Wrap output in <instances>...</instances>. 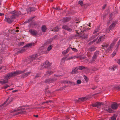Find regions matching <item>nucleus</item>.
I'll use <instances>...</instances> for the list:
<instances>
[{
  "label": "nucleus",
  "mask_w": 120,
  "mask_h": 120,
  "mask_svg": "<svg viewBox=\"0 0 120 120\" xmlns=\"http://www.w3.org/2000/svg\"><path fill=\"white\" fill-rule=\"evenodd\" d=\"M26 71L25 70L22 71L19 70L16 71L14 72H11L8 73L6 74L4 78L6 79H2L0 81V83L4 84L8 83V80L11 78L13 77L20 74L25 72Z\"/></svg>",
  "instance_id": "f257e3e1"
},
{
  "label": "nucleus",
  "mask_w": 120,
  "mask_h": 120,
  "mask_svg": "<svg viewBox=\"0 0 120 120\" xmlns=\"http://www.w3.org/2000/svg\"><path fill=\"white\" fill-rule=\"evenodd\" d=\"M19 111H20L19 112H17L15 113V114L14 115V116H15L19 114H25L26 113V111L25 109L21 108L19 107V109L18 108H16L15 110L13 111H12L11 112H16Z\"/></svg>",
  "instance_id": "f03ea898"
},
{
  "label": "nucleus",
  "mask_w": 120,
  "mask_h": 120,
  "mask_svg": "<svg viewBox=\"0 0 120 120\" xmlns=\"http://www.w3.org/2000/svg\"><path fill=\"white\" fill-rule=\"evenodd\" d=\"M10 13L12 15L11 18L12 19H15L16 17L21 15V12L19 11H16L15 10H14L11 12Z\"/></svg>",
  "instance_id": "7ed1b4c3"
},
{
  "label": "nucleus",
  "mask_w": 120,
  "mask_h": 120,
  "mask_svg": "<svg viewBox=\"0 0 120 120\" xmlns=\"http://www.w3.org/2000/svg\"><path fill=\"white\" fill-rule=\"evenodd\" d=\"M118 39V38L114 39L112 42V43L110 44L109 47L107 49L106 52H109V51L112 50V49L113 48V46L114 45L116 42L117 41Z\"/></svg>",
  "instance_id": "20e7f679"
},
{
  "label": "nucleus",
  "mask_w": 120,
  "mask_h": 120,
  "mask_svg": "<svg viewBox=\"0 0 120 120\" xmlns=\"http://www.w3.org/2000/svg\"><path fill=\"white\" fill-rule=\"evenodd\" d=\"M52 64V63H49L48 60H47L45 62V64H41V66L42 68H40V69L41 70L42 69V68H48Z\"/></svg>",
  "instance_id": "39448f33"
},
{
  "label": "nucleus",
  "mask_w": 120,
  "mask_h": 120,
  "mask_svg": "<svg viewBox=\"0 0 120 120\" xmlns=\"http://www.w3.org/2000/svg\"><path fill=\"white\" fill-rule=\"evenodd\" d=\"M57 79H51L49 78L46 79L45 81V82L47 83H50L53 82L55 81Z\"/></svg>",
  "instance_id": "423d86ee"
},
{
  "label": "nucleus",
  "mask_w": 120,
  "mask_h": 120,
  "mask_svg": "<svg viewBox=\"0 0 120 120\" xmlns=\"http://www.w3.org/2000/svg\"><path fill=\"white\" fill-rule=\"evenodd\" d=\"M86 30H84L82 32V34L81 35H79V38L82 39H85L86 38H87L88 35H87L85 34L84 32H85Z\"/></svg>",
  "instance_id": "0eeeda50"
},
{
  "label": "nucleus",
  "mask_w": 120,
  "mask_h": 120,
  "mask_svg": "<svg viewBox=\"0 0 120 120\" xmlns=\"http://www.w3.org/2000/svg\"><path fill=\"white\" fill-rule=\"evenodd\" d=\"M99 54V51H97L94 53V55L92 58L93 61H95Z\"/></svg>",
  "instance_id": "6e6552de"
},
{
  "label": "nucleus",
  "mask_w": 120,
  "mask_h": 120,
  "mask_svg": "<svg viewBox=\"0 0 120 120\" xmlns=\"http://www.w3.org/2000/svg\"><path fill=\"white\" fill-rule=\"evenodd\" d=\"M62 28L66 30L69 32H71L72 30V29H71L69 28L67 25L65 24L64 25H63L62 27Z\"/></svg>",
  "instance_id": "1a4fd4ad"
},
{
  "label": "nucleus",
  "mask_w": 120,
  "mask_h": 120,
  "mask_svg": "<svg viewBox=\"0 0 120 120\" xmlns=\"http://www.w3.org/2000/svg\"><path fill=\"white\" fill-rule=\"evenodd\" d=\"M116 23V22H114L112 23V24L109 26L108 29V30H109V32H109L110 30H112L114 28Z\"/></svg>",
  "instance_id": "9d476101"
},
{
  "label": "nucleus",
  "mask_w": 120,
  "mask_h": 120,
  "mask_svg": "<svg viewBox=\"0 0 120 120\" xmlns=\"http://www.w3.org/2000/svg\"><path fill=\"white\" fill-rule=\"evenodd\" d=\"M11 16L10 17V18H5V20L9 23H11L13 21V20L15 19H12L11 18Z\"/></svg>",
  "instance_id": "9b49d317"
},
{
  "label": "nucleus",
  "mask_w": 120,
  "mask_h": 120,
  "mask_svg": "<svg viewBox=\"0 0 120 120\" xmlns=\"http://www.w3.org/2000/svg\"><path fill=\"white\" fill-rule=\"evenodd\" d=\"M71 18L69 17H66L63 18L62 20V22H66L70 20Z\"/></svg>",
  "instance_id": "f8f14e48"
},
{
  "label": "nucleus",
  "mask_w": 120,
  "mask_h": 120,
  "mask_svg": "<svg viewBox=\"0 0 120 120\" xmlns=\"http://www.w3.org/2000/svg\"><path fill=\"white\" fill-rule=\"evenodd\" d=\"M118 106V105L116 103L114 102L111 105V108L114 109H117Z\"/></svg>",
  "instance_id": "ddd939ff"
},
{
  "label": "nucleus",
  "mask_w": 120,
  "mask_h": 120,
  "mask_svg": "<svg viewBox=\"0 0 120 120\" xmlns=\"http://www.w3.org/2000/svg\"><path fill=\"white\" fill-rule=\"evenodd\" d=\"M29 32L32 35H36L38 34V32L35 30L30 29L29 30Z\"/></svg>",
  "instance_id": "4468645a"
},
{
  "label": "nucleus",
  "mask_w": 120,
  "mask_h": 120,
  "mask_svg": "<svg viewBox=\"0 0 120 120\" xmlns=\"http://www.w3.org/2000/svg\"><path fill=\"white\" fill-rule=\"evenodd\" d=\"M38 57L37 54L34 55L30 56V60L33 61Z\"/></svg>",
  "instance_id": "2eb2a0df"
},
{
  "label": "nucleus",
  "mask_w": 120,
  "mask_h": 120,
  "mask_svg": "<svg viewBox=\"0 0 120 120\" xmlns=\"http://www.w3.org/2000/svg\"><path fill=\"white\" fill-rule=\"evenodd\" d=\"M103 104L102 102H97L95 103L94 104H93L92 106L94 107H99L101 105Z\"/></svg>",
  "instance_id": "dca6fc26"
},
{
  "label": "nucleus",
  "mask_w": 120,
  "mask_h": 120,
  "mask_svg": "<svg viewBox=\"0 0 120 120\" xmlns=\"http://www.w3.org/2000/svg\"><path fill=\"white\" fill-rule=\"evenodd\" d=\"M105 38V35L102 36H100L98 40L97 43H98L101 41H102L104 40Z\"/></svg>",
  "instance_id": "f3484780"
},
{
  "label": "nucleus",
  "mask_w": 120,
  "mask_h": 120,
  "mask_svg": "<svg viewBox=\"0 0 120 120\" xmlns=\"http://www.w3.org/2000/svg\"><path fill=\"white\" fill-rule=\"evenodd\" d=\"M96 49V47L94 46H92L88 48V50L89 51L92 52L94 51Z\"/></svg>",
  "instance_id": "a211bd4d"
},
{
  "label": "nucleus",
  "mask_w": 120,
  "mask_h": 120,
  "mask_svg": "<svg viewBox=\"0 0 120 120\" xmlns=\"http://www.w3.org/2000/svg\"><path fill=\"white\" fill-rule=\"evenodd\" d=\"M37 10L36 8L33 7H30L28 8L27 9V11L29 12H31L33 11H35Z\"/></svg>",
  "instance_id": "6ab92c4d"
},
{
  "label": "nucleus",
  "mask_w": 120,
  "mask_h": 120,
  "mask_svg": "<svg viewBox=\"0 0 120 120\" xmlns=\"http://www.w3.org/2000/svg\"><path fill=\"white\" fill-rule=\"evenodd\" d=\"M78 69L77 67H76L75 69H72V71L71 72V74H76L78 73Z\"/></svg>",
  "instance_id": "aec40b11"
},
{
  "label": "nucleus",
  "mask_w": 120,
  "mask_h": 120,
  "mask_svg": "<svg viewBox=\"0 0 120 120\" xmlns=\"http://www.w3.org/2000/svg\"><path fill=\"white\" fill-rule=\"evenodd\" d=\"M60 28L58 26H56L55 28H53L51 30L52 31H54V32H58L60 30Z\"/></svg>",
  "instance_id": "412c9836"
},
{
  "label": "nucleus",
  "mask_w": 120,
  "mask_h": 120,
  "mask_svg": "<svg viewBox=\"0 0 120 120\" xmlns=\"http://www.w3.org/2000/svg\"><path fill=\"white\" fill-rule=\"evenodd\" d=\"M47 29V28L46 26L45 25L42 26L41 27V29L42 31L43 32H45L46 31V30Z\"/></svg>",
  "instance_id": "4be33fe9"
},
{
  "label": "nucleus",
  "mask_w": 120,
  "mask_h": 120,
  "mask_svg": "<svg viewBox=\"0 0 120 120\" xmlns=\"http://www.w3.org/2000/svg\"><path fill=\"white\" fill-rule=\"evenodd\" d=\"M26 49H22L17 51V53L15 54H16L18 55L19 53H21L24 52L25 51Z\"/></svg>",
  "instance_id": "5701e85b"
},
{
  "label": "nucleus",
  "mask_w": 120,
  "mask_h": 120,
  "mask_svg": "<svg viewBox=\"0 0 120 120\" xmlns=\"http://www.w3.org/2000/svg\"><path fill=\"white\" fill-rule=\"evenodd\" d=\"M100 26H97L96 28L94 30V34H95V33H97V32H99L100 30Z\"/></svg>",
  "instance_id": "b1692460"
},
{
  "label": "nucleus",
  "mask_w": 120,
  "mask_h": 120,
  "mask_svg": "<svg viewBox=\"0 0 120 120\" xmlns=\"http://www.w3.org/2000/svg\"><path fill=\"white\" fill-rule=\"evenodd\" d=\"M86 100V98L85 97L82 98H79L78 100H77L76 101L77 102H79L81 101H84Z\"/></svg>",
  "instance_id": "393cba45"
},
{
  "label": "nucleus",
  "mask_w": 120,
  "mask_h": 120,
  "mask_svg": "<svg viewBox=\"0 0 120 120\" xmlns=\"http://www.w3.org/2000/svg\"><path fill=\"white\" fill-rule=\"evenodd\" d=\"M30 72H28L26 73H24L22 77L23 78H25L27 77L30 74Z\"/></svg>",
  "instance_id": "a878e982"
},
{
  "label": "nucleus",
  "mask_w": 120,
  "mask_h": 120,
  "mask_svg": "<svg viewBox=\"0 0 120 120\" xmlns=\"http://www.w3.org/2000/svg\"><path fill=\"white\" fill-rule=\"evenodd\" d=\"M117 68L116 66H113L112 67H109V69L110 70L112 71H114L115 69Z\"/></svg>",
  "instance_id": "bb28decb"
},
{
  "label": "nucleus",
  "mask_w": 120,
  "mask_h": 120,
  "mask_svg": "<svg viewBox=\"0 0 120 120\" xmlns=\"http://www.w3.org/2000/svg\"><path fill=\"white\" fill-rule=\"evenodd\" d=\"M117 117V115L116 114H114L111 118V120H116Z\"/></svg>",
  "instance_id": "cd10ccee"
},
{
  "label": "nucleus",
  "mask_w": 120,
  "mask_h": 120,
  "mask_svg": "<svg viewBox=\"0 0 120 120\" xmlns=\"http://www.w3.org/2000/svg\"><path fill=\"white\" fill-rule=\"evenodd\" d=\"M32 45V43H30L26 44L25 46L23 47V48H27L30 46H31Z\"/></svg>",
  "instance_id": "c85d7f7f"
},
{
  "label": "nucleus",
  "mask_w": 120,
  "mask_h": 120,
  "mask_svg": "<svg viewBox=\"0 0 120 120\" xmlns=\"http://www.w3.org/2000/svg\"><path fill=\"white\" fill-rule=\"evenodd\" d=\"M120 39L119 41L117 42V44L116 45V51H117V48H118L119 46L120 45Z\"/></svg>",
  "instance_id": "c756f323"
},
{
  "label": "nucleus",
  "mask_w": 120,
  "mask_h": 120,
  "mask_svg": "<svg viewBox=\"0 0 120 120\" xmlns=\"http://www.w3.org/2000/svg\"><path fill=\"white\" fill-rule=\"evenodd\" d=\"M106 110L107 111L109 112L110 113H112L113 112V110L111 109L109 107H108V108L106 109Z\"/></svg>",
  "instance_id": "7c9ffc66"
},
{
  "label": "nucleus",
  "mask_w": 120,
  "mask_h": 120,
  "mask_svg": "<svg viewBox=\"0 0 120 120\" xmlns=\"http://www.w3.org/2000/svg\"><path fill=\"white\" fill-rule=\"evenodd\" d=\"M78 68L80 70H82L83 69H87V67L83 66H79Z\"/></svg>",
  "instance_id": "2f4dec72"
},
{
  "label": "nucleus",
  "mask_w": 120,
  "mask_h": 120,
  "mask_svg": "<svg viewBox=\"0 0 120 120\" xmlns=\"http://www.w3.org/2000/svg\"><path fill=\"white\" fill-rule=\"evenodd\" d=\"M108 45H109L108 44H107L106 43H103L101 46L102 47L104 48L105 47L107 48L108 46ZM103 49L104 48H103Z\"/></svg>",
  "instance_id": "473e14b6"
},
{
  "label": "nucleus",
  "mask_w": 120,
  "mask_h": 120,
  "mask_svg": "<svg viewBox=\"0 0 120 120\" xmlns=\"http://www.w3.org/2000/svg\"><path fill=\"white\" fill-rule=\"evenodd\" d=\"M78 4H79L81 6H85V5H83V2L81 0L79 1L78 3Z\"/></svg>",
  "instance_id": "72a5a7b5"
},
{
  "label": "nucleus",
  "mask_w": 120,
  "mask_h": 120,
  "mask_svg": "<svg viewBox=\"0 0 120 120\" xmlns=\"http://www.w3.org/2000/svg\"><path fill=\"white\" fill-rule=\"evenodd\" d=\"M53 72L51 71H48L46 72V74H49V75H50L52 74L53 73Z\"/></svg>",
  "instance_id": "f704fd0d"
},
{
  "label": "nucleus",
  "mask_w": 120,
  "mask_h": 120,
  "mask_svg": "<svg viewBox=\"0 0 120 120\" xmlns=\"http://www.w3.org/2000/svg\"><path fill=\"white\" fill-rule=\"evenodd\" d=\"M34 17H32L31 18L29 19L28 20L26 21L25 22L26 23H28L30 21H31V20H32L34 18Z\"/></svg>",
  "instance_id": "c9c22d12"
},
{
  "label": "nucleus",
  "mask_w": 120,
  "mask_h": 120,
  "mask_svg": "<svg viewBox=\"0 0 120 120\" xmlns=\"http://www.w3.org/2000/svg\"><path fill=\"white\" fill-rule=\"evenodd\" d=\"M9 31V32L11 34H14L15 32V30L13 29V30H9V31Z\"/></svg>",
  "instance_id": "e433bc0d"
},
{
  "label": "nucleus",
  "mask_w": 120,
  "mask_h": 120,
  "mask_svg": "<svg viewBox=\"0 0 120 120\" xmlns=\"http://www.w3.org/2000/svg\"><path fill=\"white\" fill-rule=\"evenodd\" d=\"M52 47V46L51 45H50L48 47L47 49V50L48 51L51 50Z\"/></svg>",
  "instance_id": "4c0bfd02"
},
{
  "label": "nucleus",
  "mask_w": 120,
  "mask_h": 120,
  "mask_svg": "<svg viewBox=\"0 0 120 120\" xmlns=\"http://www.w3.org/2000/svg\"><path fill=\"white\" fill-rule=\"evenodd\" d=\"M98 34H97L96 33H95V34H94V32L93 33V36H92V37H93V38H95V37H96L98 35Z\"/></svg>",
  "instance_id": "58836bf2"
},
{
  "label": "nucleus",
  "mask_w": 120,
  "mask_h": 120,
  "mask_svg": "<svg viewBox=\"0 0 120 120\" xmlns=\"http://www.w3.org/2000/svg\"><path fill=\"white\" fill-rule=\"evenodd\" d=\"M53 9H55L56 10H61V9H60V7H56V8H55L54 7L52 8Z\"/></svg>",
  "instance_id": "ea45409f"
},
{
  "label": "nucleus",
  "mask_w": 120,
  "mask_h": 120,
  "mask_svg": "<svg viewBox=\"0 0 120 120\" xmlns=\"http://www.w3.org/2000/svg\"><path fill=\"white\" fill-rule=\"evenodd\" d=\"M91 54L89 52H88L87 54V55L89 58L91 57Z\"/></svg>",
  "instance_id": "a19ab883"
},
{
  "label": "nucleus",
  "mask_w": 120,
  "mask_h": 120,
  "mask_svg": "<svg viewBox=\"0 0 120 120\" xmlns=\"http://www.w3.org/2000/svg\"><path fill=\"white\" fill-rule=\"evenodd\" d=\"M96 40L95 39L93 41H91L88 44H89V45H91V44H93L94 42H95Z\"/></svg>",
  "instance_id": "79ce46f5"
},
{
  "label": "nucleus",
  "mask_w": 120,
  "mask_h": 120,
  "mask_svg": "<svg viewBox=\"0 0 120 120\" xmlns=\"http://www.w3.org/2000/svg\"><path fill=\"white\" fill-rule=\"evenodd\" d=\"M98 69L97 68L94 67L92 69V70L94 71H95L98 70Z\"/></svg>",
  "instance_id": "37998d69"
},
{
  "label": "nucleus",
  "mask_w": 120,
  "mask_h": 120,
  "mask_svg": "<svg viewBox=\"0 0 120 120\" xmlns=\"http://www.w3.org/2000/svg\"><path fill=\"white\" fill-rule=\"evenodd\" d=\"M71 48L74 52H77L78 51V50L75 48H72V47H71Z\"/></svg>",
  "instance_id": "c03bdc74"
},
{
  "label": "nucleus",
  "mask_w": 120,
  "mask_h": 120,
  "mask_svg": "<svg viewBox=\"0 0 120 120\" xmlns=\"http://www.w3.org/2000/svg\"><path fill=\"white\" fill-rule=\"evenodd\" d=\"M40 77H41L40 74H37L35 76V78L36 79Z\"/></svg>",
  "instance_id": "a18cd8bd"
},
{
  "label": "nucleus",
  "mask_w": 120,
  "mask_h": 120,
  "mask_svg": "<svg viewBox=\"0 0 120 120\" xmlns=\"http://www.w3.org/2000/svg\"><path fill=\"white\" fill-rule=\"evenodd\" d=\"M115 88L117 90H120V87L119 86H116Z\"/></svg>",
  "instance_id": "49530a36"
},
{
  "label": "nucleus",
  "mask_w": 120,
  "mask_h": 120,
  "mask_svg": "<svg viewBox=\"0 0 120 120\" xmlns=\"http://www.w3.org/2000/svg\"><path fill=\"white\" fill-rule=\"evenodd\" d=\"M36 24L37 23L35 22H31V25H32L35 26V25H36Z\"/></svg>",
  "instance_id": "de8ad7c7"
},
{
  "label": "nucleus",
  "mask_w": 120,
  "mask_h": 120,
  "mask_svg": "<svg viewBox=\"0 0 120 120\" xmlns=\"http://www.w3.org/2000/svg\"><path fill=\"white\" fill-rule=\"evenodd\" d=\"M116 52L114 51L113 52V53L112 54V57H113L116 55Z\"/></svg>",
  "instance_id": "09e8293b"
},
{
  "label": "nucleus",
  "mask_w": 120,
  "mask_h": 120,
  "mask_svg": "<svg viewBox=\"0 0 120 120\" xmlns=\"http://www.w3.org/2000/svg\"><path fill=\"white\" fill-rule=\"evenodd\" d=\"M84 79L87 82L88 81V79L86 76H84Z\"/></svg>",
  "instance_id": "8fccbe9b"
},
{
  "label": "nucleus",
  "mask_w": 120,
  "mask_h": 120,
  "mask_svg": "<svg viewBox=\"0 0 120 120\" xmlns=\"http://www.w3.org/2000/svg\"><path fill=\"white\" fill-rule=\"evenodd\" d=\"M81 83V81L80 80H78L77 81V83L78 84H80Z\"/></svg>",
  "instance_id": "3c124183"
},
{
  "label": "nucleus",
  "mask_w": 120,
  "mask_h": 120,
  "mask_svg": "<svg viewBox=\"0 0 120 120\" xmlns=\"http://www.w3.org/2000/svg\"><path fill=\"white\" fill-rule=\"evenodd\" d=\"M9 86L7 84H6L5 86H4V89H6V88L8 87H9Z\"/></svg>",
  "instance_id": "603ef678"
},
{
  "label": "nucleus",
  "mask_w": 120,
  "mask_h": 120,
  "mask_svg": "<svg viewBox=\"0 0 120 120\" xmlns=\"http://www.w3.org/2000/svg\"><path fill=\"white\" fill-rule=\"evenodd\" d=\"M106 7V5L105 4L103 7H102V9H105Z\"/></svg>",
  "instance_id": "864d4df0"
},
{
  "label": "nucleus",
  "mask_w": 120,
  "mask_h": 120,
  "mask_svg": "<svg viewBox=\"0 0 120 120\" xmlns=\"http://www.w3.org/2000/svg\"><path fill=\"white\" fill-rule=\"evenodd\" d=\"M97 88V86H94L92 88H91V89L92 90H94L95 89Z\"/></svg>",
  "instance_id": "5fc2aeb1"
},
{
  "label": "nucleus",
  "mask_w": 120,
  "mask_h": 120,
  "mask_svg": "<svg viewBox=\"0 0 120 120\" xmlns=\"http://www.w3.org/2000/svg\"><path fill=\"white\" fill-rule=\"evenodd\" d=\"M117 63L119 64H120V59H119L117 61Z\"/></svg>",
  "instance_id": "6e6d98bb"
},
{
  "label": "nucleus",
  "mask_w": 120,
  "mask_h": 120,
  "mask_svg": "<svg viewBox=\"0 0 120 120\" xmlns=\"http://www.w3.org/2000/svg\"><path fill=\"white\" fill-rule=\"evenodd\" d=\"M24 42H22L20 43V45H23L24 43Z\"/></svg>",
  "instance_id": "4d7b16f0"
},
{
  "label": "nucleus",
  "mask_w": 120,
  "mask_h": 120,
  "mask_svg": "<svg viewBox=\"0 0 120 120\" xmlns=\"http://www.w3.org/2000/svg\"><path fill=\"white\" fill-rule=\"evenodd\" d=\"M51 43V42L50 41H48L46 43V44H50Z\"/></svg>",
  "instance_id": "13d9d810"
},
{
  "label": "nucleus",
  "mask_w": 120,
  "mask_h": 120,
  "mask_svg": "<svg viewBox=\"0 0 120 120\" xmlns=\"http://www.w3.org/2000/svg\"><path fill=\"white\" fill-rule=\"evenodd\" d=\"M62 53L63 54H65L67 53L66 52V51H64L63 52H62Z\"/></svg>",
  "instance_id": "bf43d9fd"
},
{
  "label": "nucleus",
  "mask_w": 120,
  "mask_h": 120,
  "mask_svg": "<svg viewBox=\"0 0 120 120\" xmlns=\"http://www.w3.org/2000/svg\"><path fill=\"white\" fill-rule=\"evenodd\" d=\"M66 51L67 53H68L69 51V48H68Z\"/></svg>",
  "instance_id": "052dcab7"
},
{
  "label": "nucleus",
  "mask_w": 120,
  "mask_h": 120,
  "mask_svg": "<svg viewBox=\"0 0 120 120\" xmlns=\"http://www.w3.org/2000/svg\"><path fill=\"white\" fill-rule=\"evenodd\" d=\"M66 51L67 53H68L69 51V48H68Z\"/></svg>",
  "instance_id": "680f3d73"
},
{
  "label": "nucleus",
  "mask_w": 120,
  "mask_h": 120,
  "mask_svg": "<svg viewBox=\"0 0 120 120\" xmlns=\"http://www.w3.org/2000/svg\"><path fill=\"white\" fill-rule=\"evenodd\" d=\"M4 15V14L3 13H0V16H1L2 15Z\"/></svg>",
  "instance_id": "e2e57ef3"
},
{
  "label": "nucleus",
  "mask_w": 120,
  "mask_h": 120,
  "mask_svg": "<svg viewBox=\"0 0 120 120\" xmlns=\"http://www.w3.org/2000/svg\"><path fill=\"white\" fill-rule=\"evenodd\" d=\"M9 97H8V99H7L6 100V101H5V102H4V103H5L7 101H8V100L9 99Z\"/></svg>",
  "instance_id": "0e129e2a"
},
{
  "label": "nucleus",
  "mask_w": 120,
  "mask_h": 120,
  "mask_svg": "<svg viewBox=\"0 0 120 120\" xmlns=\"http://www.w3.org/2000/svg\"><path fill=\"white\" fill-rule=\"evenodd\" d=\"M57 35H55L53 38L54 39H55L57 37Z\"/></svg>",
  "instance_id": "69168bd1"
},
{
  "label": "nucleus",
  "mask_w": 120,
  "mask_h": 120,
  "mask_svg": "<svg viewBox=\"0 0 120 120\" xmlns=\"http://www.w3.org/2000/svg\"><path fill=\"white\" fill-rule=\"evenodd\" d=\"M4 67V66H2L1 67H0V70L2 68H3Z\"/></svg>",
  "instance_id": "338daca9"
},
{
  "label": "nucleus",
  "mask_w": 120,
  "mask_h": 120,
  "mask_svg": "<svg viewBox=\"0 0 120 120\" xmlns=\"http://www.w3.org/2000/svg\"><path fill=\"white\" fill-rule=\"evenodd\" d=\"M33 116L34 117H37L38 116V115H34Z\"/></svg>",
  "instance_id": "774afa93"
}]
</instances>
